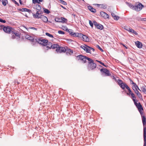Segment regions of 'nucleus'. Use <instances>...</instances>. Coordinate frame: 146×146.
<instances>
[{
  "label": "nucleus",
  "mask_w": 146,
  "mask_h": 146,
  "mask_svg": "<svg viewBox=\"0 0 146 146\" xmlns=\"http://www.w3.org/2000/svg\"><path fill=\"white\" fill-rule=\"evenodd\" d=\"M134 102V104L137 108L139 111L140 113L142 118V123L143 127V138L144 140H146V119L145 117L143 115V109L140 103L138 104L134 99L133 100Z\"/></svg>",
  "instance_id": "1"
},
{
  "label": "nucleus",
  "mask_w": 146,
  "mask_h": 146,
  "mask_svg": "<svg viewBox=\"0 0 146 146\" xmlns=\"http://www.w3.org/2000/svg\"><path fill=\"white\" fill-rule=\"evenodd\" d=\"M77 57L78 58V60L82 61L84 63H85L86 60H88L89 64L94 62V61L92 60L86 56H84L82 55L78 56H77Z\"/></svg>",
  "instance_id": "2"
},
{
  "label": "nucleus",
  "mask_w": 146,
  "mask_h": 146,
  "mask_svg": "<svg viewBox=\"0 0 146 146\" xmlns=\"http://www.w3.org/2000/svg\"><path fill=\"white\" fill-rule=\"evenodd\" d=\"M11 33H12L11 38L12 39H18L20 38V35L19 33L13 30L12 31Z\"/></svg>",
  "instance_id": "3"
},
{
  "label": "nucleus",
  "mask_w": 146,
  "mask_h": 146,
  "mask_svg": "<svg viewBox=\"0 0 146 146\" xmlns=\"http://www.w3.org/2000/svg\"><path fill=\"white\" fill-rule=\"evenodd\" d=\"M36 41L38 43L44 46H45L46 45L47 43L48 42V41L47 40L42 38L37 39Z\"/></svg>",
  "instance_id": "4"
},
{
  "label": "nucleus",
  "mask_w": 146,
  "mask_h": 146,
  "mask_svg": "<svg viewBox=\"0 0 146 146\" xmlns=\"http://www.w3.org/2000/svg\"><path fill=\"white\" fill-rule=\"evenodd\" d=\"M143 7V5L142 4L139 3L138 4L134 5V10L136 11H139L142 9Z\"/></svg>",
  "instance_id": "5"
},
{
  "label": "nucleus",
  "mask_w": 146,
  "mask_h": 146,
  "mask_svg": "<svg viewBox=\"0 0 146 146\" xmlns=\"http://www.w3.org/2000/svg\"><path fill=\"white\" fill-rule=\"evenodd\" d=\"M100 71L102 73V75L105 76H109L110 75V71L106 68L101 69Z\"/></svg>",
  "instance_id": "6"
},
{
  "label": "nucleus",
  "mask_w": 146,
  "mask_h": 146,
  "mask_svg": "<svg viewBox=\"0 0 146 146\" xmlns=\"http://www.w3.org/2000/svg\"><path fill=\"white\" fill-rule=\"evenodd\" d=\"M3 27V30L4 31L7 33H11L13 30H12V28L10 27Z\"/></svg>",
  "instance_id": "7"
},
{
  "label": "nucleus",
  "mask_w": 146,
  "mask_h": 146,
  "mask_svg": "<svg viewBox=\"0 0 146 146\" xmlns=\"http://www.w3.org/2000/svg\"><path fill=\"white\" fill-rule=\"evenodd\" d=\"M96 66V64L93 62L89 64L88 68L89 70H92L95 68Z\"/></svg>",
  "instance_id": "8"
},
{
  "label": "nucleus",
  "mask_w": 146,
  "mask_h": 146,
  "mask_svg": "<svg viewBox=\"0 0 146 146\" xmlns=\"http://www.w3.org/2000/svg\"><path fill=\"white\" fill-rule=\"evenodd\" d=\"M48 44L49 46H47L46 47L50 49L51 48L53 49L55 48H57L58 47V45L55 44H52L51 42H49Z\"/></svg>",
  "instance_id": "9"
},
{
  "label": "nucleus",
  "mask_w": 146,
  "mask_h": 146,
  "mask_svg": "<svg viewBox=\"0 0 146 146\" xmlns=\"http://www.w3.org/2000/svg\"><path fill=\"white\" fill-rule=\"evenodd\" d=\"M58 52L61 53L65 52L66 51V49L64 47H58L56 50Z\"/></svg>",
  "instance_id": "10"
},
{
  "label": "nucleus",
  "mask_w": 146,
  "mask_h": 146,
  "mask_svg": "<svg viewBox=\"0 0 146 146\" xmlns=\"http://www.w3.org/2000/svg\"><path fill=\"white\" fill-rule=\"evenodd\" d=\"M42 13V12L41 11H37L36 12V14H33V16L35 18L39 19L40 18L39 15H41Z\"/></svg>",
  "instance_id": "11"
},
{
  "label": "nucleus",
  "mask_w": 146,
  "mask_h": 146,
  "mask_svg": "<svg viewBox=\"0 0 146 146\" xmlns=\"http://www.w3.org/2000/svg\"><path fill=\"white\" fill-rule=\"evenodd\" d=\"M100 15L105 19L108 18L109 17V15L106 13L102 11L100 12Z\"/></svg>",
  "instance_id": "12"
},
{
  "label": "nucleus",
  "mask_w": 146,
  "mask_h": 146,
  "mask_svg": "<svg viewBox=\"0 0 146 146\" xmlns=\"http://www.w3.org/2000/svg\"><path fill=\"white\" fill-rule=\"evenodd\" d=\"M82 35H80V37H81L82 38L83 40L85 41L88 42L89 40V38L86 36L83 35L81 34Z\"/></svg>",
  "instance_id": "13"
},
{
  "label": "nucleus",
  "mask_w": 146,
  "mask_h": 146,
  "mask_svg": "<svg viewBox=\"0 0 146 146\" xmlns=\"http://www.w3.org/2000/svg\"><path fill=\"white\" fill-rule=\"evenodd\" d=\"M40 18L41 19L42 21L44 22H47L48 21V19L46 17L43 15H40L39 16Z\"/></svg>",
  "instance_id": "14"
},
{
  "label": "nucleus",
  "mask_w": 146,
  "mask_h": 146,
  "mask_svg": "<svg viewBox=\"0 0 146 146\" xmlns=\"http://www.w3.org/2000/svg\"><path fill=\"white\" fill-rule=\"evenodd\" d=\"M135 44L136 46L138 48H140L142 47V44L139 41H137L135 42Z\"/></svg>",
  "instance_id": "15"
},
{
  "label": "nucleus",
  "mask_w": 146,
  "mask_h": 146,
  "mask_svg": "<svg viewBox=\"0 0 146 146\" xmlns=\"http://www.w3.org/2000/svg\"><path fill=\"white\" fill-rule=\"evenodd\" d=\"M95 5L98 6L99 7L104 9H106L107 8V5L105 4H95Z\"/></svg>",
  "instance_id": "16"
},
{
  "label": "nucleus",
  "mask_w": 146,
  "mask_h": 146,
  "mask_svg": "<svg viewBox=\"0 0 146 146\" xmlns=\"http://www.w3.org/2000/svg\"><path fill=\"white\" fill-rule=\"evenodd\" d=\"M123 90H124L125 88H126L127 89V87H129L125 83H123L120 86Z\"/></svg>",
  "instance_id": "17"
},
{
  "label": "nucleus",
  "mask_w": 146,
  "mask_h": 146,
  "mask_svg": "<svg viewBox=\"0 0 146 146\" xmlns=\"http://www.w3.org/2000/svg\"><path fill=\"white\" fill-rule=\"evenodd\" d=\"M88 9L92 12L95 13L96 12V9L93 8L91 6H89L88 7Z\"/></svg>",
  "instance_id": "18"
},
{
  "label": "nucleus",
  "mask_w": 146,
  "mask_h": 146,
  "mask_svg": "<svg viewBox=\"0 0 146 146\" xmlns=\"http://www.w3.org/2000/svg\"><path fill=\"white\" fill-rule=\"evenodd\" d=\"M132 88L134 91L137 90V89H138L140 90V89L138 87V86L136 84L133 85L132 86Z\"/></svg>",
  "instance_id": "19"
},
{
  "label": "nucleus",
  "mask_w": 146,
  "mask_h": 146,
  "mask_svg": "<svg viewBox=\"0 0 146 146\" xmlns=\"http://www.w3.org/2000/svg\"><path fill=\"white\" fill-rule=\"evenodd\" d=\"M111 15L113 18L114 19L116 20H117L119 18V17L117 16L114 13H111Z\"/></svg>",
  "instance_id": "20"
},
{
  "label": "nucleus",
  "mask_w": 146,
  "mask_h": 146,
  "mask_svg": "<svg viewBox=\"0 0 146 146\" xmlns=\"http://www.w3.org/2000/svg\"><path fill=\"white\" fill-rule=\"evenodd\" d=\"M134 92L135 93L137 94V96L139 98L141 99L142 98L141 95L140 93L137 90Z\"/></svg>",
  "instance_id": "21"
},
{
  "label": "nucleus",
  "mask_w": 146,
  "mask_h": 146,
  "mask_svg": "<svg viewBox=\"0 0 146 146\" xmlns=\"http://www.w3.org/2000/svg\"><path fill=\"white\" fill-rule=\"evenodd\" d=\"M81 35V33H73L72 35L73 37H79Z\"/></svg>",
  "instance_id": "22"
},
{
  "label": "nucleus",
  "mask_w": 146,
  "mask_h": 146,
  "mask_svg": "<svg viewBox=\"0 0 146 146\" xmlns=\"http://www.w3.org/2000/svg\"><path fill=\"white\" fill-rule=\"evenodd\" d=\"M35 8L36 9L38 10V11H41L40 10L41 9V8L40 5H39L38 4L36 5L35 6Z\"/></svg>",
  "instance_id": "23"
},
{
  "label": "nucleus",
  "mask_w": 146,
  "mask_h": 146,
  "mask_svg": "<svg viewBox=\"0 0 146 146\" xmlns=\"http://www.w3.org/2000/svg\"><path fill=\"white\" fill-rule=\"evenodd\" d=\"M61 23H66L67 22V19L64 17H61Z\"/></svg>",
  "instance_id": "24"
},
{
  "label": "nucleus",
  "mask_w": 146,
  "mask_h": 146,
  "mask_svg": "<svg viewBox=\"0 0 146 146\" xmlns=\"http://www.w3.org/2000/svg\"><path fill=\"white\" fill-rule=\"evenodd\" d=\"M96 27L98 29L102 30L103 29L104 27L102 25L99 23V24L97 25Z\"/></svg>",
  "instance_id": "25"
},
{
  "label": "nucleus",
  "mask_w": 146,
  "mask_h": 146,
  "mask_svg": "<svg viewBox=\"0 0 146 146\" xmlns=\"http://www.w3.org/2000/svg\"><path fill=\"white\" fill-rule=\"evenodd\" d=\"M142 91L145 94H146V86H143L141 88Z\"/></svg>",
  "instance_id": "26"
},
{
  "label": "nucleus",
  "mask_w": 146,
  "mask_h": 146,
  "mask_svg": "<svg viewBox=\"0 0 146 146\" xmlns=\"http://www.w3.org/2000/svg\"><path fill=\"white\" fill-rule=\"evenodd\" d=\"M25 38L26 39L30 40H32L33 39V37L28 35H27L26 36Z\"/></svg>",
  "instance_id": "27"
},
{
  "label": "nucleus",
  "mask_w": 146,
  "mask_h": 146,
  "mask_svg": "<svg viewBox=\"0 0 146 146\" xmlns=\"http://www.w3.org/2000/svg\"><path fill=\"white\" fill-rule=\"evenodd\" d=\"M126 3L131 8L134 10V6H133L132 4L129 3L128 2H126Z\"/></svg>",
  "instance_id": "28"
},
{
  "label": "nucleus",
  "mask_w": 146,
  "mask_h": 146,
  "mask_svg": "<svg viewBox=\"0 0 146 146\" xmlns=\"http://www.w3.org/2000/svg\"><path fill=\"white\" fill-rule=\"evenodd\" d=\"M1 1L2 2V4L4 6L6 5L7 3V0H1Z\"/></svg>",
  "instance_id": "29"
},
{
  "label": "nucleus",
  "mask_w": 146,
  "mask_h": 146,
  "mask_svg": "<svg viewBox=\"0 0 146 146\" xmlns=\"http://www.w3.org/2000/svg\"><path fill=\"white\" fill-rule=\"evenodd\" d=\"M90 48V47L89 46H87V48L86 49V51L87 53H91V52L90 51V48Z\"/></svg>",
  "instance_id": "30"
},
{
  "label": "nucleus",
  "mask_w": 146,
  "mask_h": 146,
  "mask_svg": "<svg viewBox=\"0 0 146 146\" xmlns=\"http://www.w3.org/2000/svg\"><path fill=\"white\" fill-rule=\"evenodd\" d=\"M66 51V53L67 54L68 53L69 54H70L73 53V50L70 49H68Z\"/></svg>",
  "instance_id": "31"
},
{
  "label": "nucleus",
  "mask_w": 146,
  "mask_h": 146,
  "mask_svg": "<svg viewBox=\"0 0 146 146\" xmlns=\"http://www.w3.org/2000/svg\"><path fill=\"white\" fill-rule=\"evenodd\" d=\"M130 95H131V97H132V98L133 99V101L134 102V101H133V99H134L135 100V95L133 93H131V94H130ZM135 101V102L138 104H138L137 102H136V100Z\"/></svg>",
  "instance_id": "32"
},
{
  "label": "nucleus",
  "mask_w": 146,
  "mask_h": 146,
  "mask_svg": "<svg viewBox=\"0 0 146 146\" xmlns=\"http://www.w3.org/2000/svg\"><path fill=\"white\" fill-rule=\"evenodd\" d=\"M43 9L45 13L49 14L50 13V11L47 9L46 8H43Z\"/></svg>",
  "instance_id": "33"
},
{
  "label": "nucleus",
  "mask_w": 146,
  "mask_h": 146,
  "mask_svg": "<svg viewBox=\"0 0 146 146\" xmlns=\"http://www.w3.org/2000/svg\"><path fill=\"white\" fill-rule=\"evenodd\" d=\"M125 29L127 31L132 33H133L134 32V30L131 29H130L129 28H127V29Z\"/></svg>",
  "instance_id": "34"
},
{
  "label": "nucleus",
  "mask_w": 146,
  "mask_h": 146,
  "mask_svg": "<svg viewBox=\"0 0 146 146\" xmlns=\"http://www.w3.org/2000/svg\"><path fill=\"white\" fill-rule=\"evenodd\" d=\"M137 20L140 21H146V18H141L140 17H138L137 18Z\"/></svg>",
  "instance_id": "35"
},
{
  "label": "nucleus",
  "mask_w": 146,
  "mask_h": 146,
  "mask_svg": "<svg viewBox=\"0 0 146 146\" xmlns=\"http://www.w3.org/2000/svg\"><path fill=\"white\" fill-rule=\"evenodd\" d=\"M117 82L119 86L123 83V82L121 80H118V81H117Z\"/></svg>",
  "instance_id": "36"
},
{
  "label": "nucleus",
  "mask_w": 146,
  "mask_h": 146,
  "mask_svg": "<svg viewBox=\"0 0 146 146\" xmlns=\"http://www.w3.org/2000/svg\"><path fill=\"white\" fill-rule=\"evenodd\" d=\"M61 18H56L55 19V20L56 22L61 23Z\"/></svg>",
  "instance_id": "37"
},
{
  "label": "nucleus",
  "mask_w": 146,
  "mask_h": 146,
  "mask_svg": "<svg viewBox=\"0 0 146 146\" xmlns=\"http://www.w3.org/2000/svg\"><path fill=\"white\" fill-rule=\"evenodd\" d=\"M59 1H60V2L64 5H67L66 3L64 1L62 0H59Z\"/></svg>",
  "instance_id": "38"
},
{
  "label": "nucleus",
  "mask_w": 146,
  "mask_h": 146,
  "mask_svg": "<svg viewBox=\"0 0 146 146\" xmlns=\"http://www.w3.org/2000/svg\"><path fill=\"white\" fill-rule=\"evenodd\" d=\"M127 88H128L127 89L128 90L129 93H127V94L128 95H130L131 93H132L130 88L129 87H127Z\"/></svg>",
  "instance_id": "39"
},
{
  "label": "nucleus",
  "mask_w": 146,
  "mask_h": 146,
  "mask_svg": "<svg viewBox=\"0 0 146 146\" xmlns=\"http://www.w3.org/2000/svg\"><path fill=\"white\" fill-rule=\"evenodd\" d=\"M87 46L86 45V46H85L83 45H81V48H82V49H83L85 51L86 50V49L87 48Z\"/></svg>",
  "instance_id": "40"
},
{
  "label": "nucleus",
  "mask_w": 146,
  "mask_h": 146,
  "mask_svg": "<svg viewBox=\"0 0 146 146\" xmlns=\"http://www.w3.org/2000/svg\"><path fill=\"white\" fill-rule=\"evenodd\" d=\"M46 36H48L49 37H51V38L53 37V35H52L50 34H49L48 33H46Z\"/></svg>",
  "instance_id": "41"
},
{
  "label": "nucleus",
  "mask_w": 146,
  "mask_h": 146,
  "mask_svg": "<svg viewBox=\"0 0 146 146\" xmlns=\"http://www.w3.org/2000/svg\"><path fill=\"white\" fill-rule=\"evenodd\" d=\"M67 31L68 32V33H69L70 35H72V34L73 33L72 32V30L71 29H68L67 30Z\"/></svg>",
  "instance_id": "42"
},
{
  "label": "nucleus",
  "mask_w": 146,
  "mask_h": 146,
  "mask_svg": "<svg viewBox=\"0 0 146 146\" xmlns=\"http://www.w3.org/2000/svg\"><path fill=\"white\" fill-rule=\"evenodd\" d=\"M24 11L28 12L29 13H30L31 12V10L30 9H28L25 8H24Z\"/></svg>",
  "instance_id": "43"
},
{
  "label": "nucleus",
  "mask_w": 146,
  "mask_h": 146,
  "mask_svg": "<svg viewBox=\"0 0 146 146\" xmlns=\"http://www.w3.org/2000/svg\"><path fill=\"white\" fill-rule=\"evenodd\" d=\"M29 29H32L33 30H37V28H35V27H29V28H27V29L28 30Z\"/></svg>",
  "instance_id": "44"
},
{
  "label": "nucleus",
  "mask_w": 146,
  "mask_h": 146,
  "mask_svg": "<svg viewBox=\"0 0 146 146\" xmlns=\"http://www.w3.org/2000/svg\"><path fill=\"white\" fill-rule=\"evenodd\" d=\"M62 28L63 30H65L66 31H67V30H68V28L67 27L65 26H63L62 27Z\"/></svg>",
  "instance_id": "45"
},
{
  "label": "nucleus",
  "mask_w": 146,
  "mask_h": 146,
  "mask_svg": "<svg viewBox=\"0 0 146 146\" xmlns=\"http://www.w3.org/2000/svg\"><path fill=\"white\" fill-rule=\"evenodd\" d=\"M89 24L91 26V27H93V23H92V22L90 20H89Z\"/></svg>",
  "instance_id": "46"
},
{
  "label": "nucleus",
  "mask_w": 146,
  "mask_h": 146,
  "mask_svg": "<svg viewBox=\"0 0 146 146\" xmlns=\"http://www.w3.org/2000/svg\"><path fill=\"white\" fill-rule=\"evenodd\" d=\"M93 24L94 26H95L96 27H97V25L99 24V23H98L97 22L95 21H93Z\"/></svg>",
  "instance_id": "47"
},
{
  "label": "nucleus",
  "mask_w": 146,
  "mask_h": 146,
  "mask_svg": "<svg viewBox=\"0 0 146 146\" xmlns=\"http://www.w3.org/2000/svg\"><path fill=\"white\" fill-rule=\"evenodd\" d=\"M13 2L15 4L17 5V6L19 5V4L15 0H12Z\"/></svg>",
  "instance_id": "48"
},
{
  "label": "nucleus",
  "mask_w": 146,
  "mask_h": 146,
  "mask_svg": "<svg viewBox=\"0 0 146 146\" xmlns=\"http://www.w3.org/2000/svg\"><path fill=\"white\" fill-rule=\"evenodd\" d=\"M58 33L59 34H61L62 35H63L64 34V32L61 31H59L58 32Z\"/></svg>",
  "instance_id": "49"
},
{
  "label": "nucleus",
  "mask_w": 146,
  "mask_h": 146,
  "mask_svg": "<svg viewBox=\"0 0 146 146\" xmlns=\"http://www.w3.org/2000/svg\"><path fill=\"white\" fill-rule=\"evenodd\" d=\"M98 62H99L101 64H102V65L105 66V67H106V66H105V64H104L102 62H101V61H98V60H96Z\"/></svg>",
  "instance_id": "50"
},
{
  "label": "nucleus",
  "mask_w": 146,
  "mask_h": 146,
  "mask_svg": "<svg viewBox=\"0 0 146 146\" xmlns=\"http://www.w3.org/2000/svg\"><path fill=\"white\" fill-rule=\"evenodd\" d=\"M0 22L3 23H6V21L5 20H3L1 19H0Z\"/></svg>",
  "instance_id": "51"
},
{
  "label": "nucleus",
  "mask_w": 146,
  "mask_h": 146,
  "mask_svg": "<svg viewBox=\"0 0 146 146\" xmlns=\"http://www.w3.org/2000/svg\"><path fill=\"white\" fill-rule=\"evenodd\" d=\"M33 2L34 4L38 3V0H33Z\"/></svg>",
  "instance_id": "52"
},
{
  "label": "nucleus",
  "mask_w": 146,
  "mask_h": 146,
  "mask_svg": "<svg viewBox=\"0 0 146 146\" xmlns=\"http://www.w3.org/2000/svg\"><path fill=\"white\" fill-rule=\"evenodd\" d=\"M130 80L131 83L133 84V85L136 84L135 83H134L131 79H130Z\"/></svg>",
  "instance_id": "53"
},
{
  "label": "nucleus",
  "mask_w": 146,
  "mask_h": 146,
  "mask_svg": "<svg viewBox=\"0 0 146 146\" xmlns=\"http://www.w3.org/2000/svg\"><path fill=\"white\" fill-rule=\"evenodd\" d=\"M90 48V52H92V51H93V52H94V48H91L90 47V48Z\"/></svg>",
  "instance_id": "54"
},
{
  "label": "nucleus",
  "mask_w": 146,
  "mask_h": 146,
  "mask_svg": "<svg viewBox=\"0 0 146 146\" xmlns=\"http://www.w3.org/2000/svg\"><path fill=\"white\" fill-rule=\"evenodd\" d=\"M143 146H146V140H144Z\"/></svg>",
  "instance_id": "55"
},
{
  "label": "nucleus",
  "mask_w": 146,
  "mask_h": 146,
  "mask_svg": "<svg viewBox=\"0 0 146 146\" xmlns=\"http://www.w3.org/2000/svg\"><path fill=\"white\" fill-rule=\"evenodd\" d=\"M98 48L100 50H101V51H103V50L102 49V48L98 45Z\"/></svg>",
  "instance_id": "56"
},
{
  "label": "nucleus",
  "mask_w": 146,
  "mask_h": 146,
  "mask_svg": "<svg viewBox=\"0 0 146 146\" xmlns=\"http://www.w3.org/2000/svg\"><path fill=\"white\" fill-rule=\"evenodd\" d=\"M43 0H38V3H40V2H42Z\"/></svg>",
  "instance_id": "57"
},
{
  "label": "nucleus",
  "mask_w": 146,
  "mask_h": 146,
  "mask_svg": "<svg viewBox=\"0 0 146 146\" xmlns=\"http://www.w3.org/2000/svg\"><path fill=\"white\" fill-rule=\"evenodd\" d=\"M134 33V34H135V35H138V34L137 33V32H136L135 31H134V33Z\"/></svg>",
  "instance_id": "58"
},
{
  "label": "nucleus",
  "mask_w": 146,
  "mask_h": 146,
  "mask_svg": "<svg viewBox=\"0 0 146 146\" xmlns=\"http://www.w3.org/2000/svg\"><path fill=\"white\" fill-rule=\"evenodd\" d=\"M3 27V25H0V29H2Z\"/></svg>",
  "instance_id": "59"
},
{
  "label": "nucleus",
  "mask_w": 146,
  "mask_h": 146,
  "mask_svg": "<svg viewBox=\"0 0 146 146\" xmlns=\"http://www.w3.org/2000/svg\"><path fill=\"white\" fill-rule=\"evenodd\" d=\"M19 2L21 4V5L22 4V1H21V0H19Z\"/></svg>",
  "instance_id": "60"
},
{
  "label": "nucleus",
  "mask_w": 146,
  "mask_h": 146,
  "mask_svg": "<svg viewBox=\"0 0 146 146\" xmlns=\"http://www.w3.org/2000/svg\"><path fill=\"white\" fill-rule=\"evenodd\" d=\"M25 8H23L22 9H21V11L22 12L24 11V10Z\"/></svg>",
  "instance_id": "61"
},
{
  "label": "nucleus",
  "mask_w": 146,
  "mask_h": 146,
  "mask_svg": "<svg viewBox=\"0 0 146 146\" xmlns=\"http://www.w3.org/2000/svg\"><path fill=\"white\" fill-rule=\"evenodd\" d=\"M123 46H124V47H125V48H126V49L127 48V47H126V46H125L123 44Z\"/></svg>",
  "instance_id": "62"
},
{
  "label": "nucleus",
  "mask_w": 146,
  "mask_h": 146,
  "mask_svg": "<svg viewBox=\"0 0 146 146\" xmlns=\"http://www.w3.org/2000/svg\"><path fill=\"white\" fill-rule=\"evenodd\" d=\"M61 6V7H62L63 8H64V9H66L64 7H63L62 6Z\"/></svg>",
  "instance_id": "63"
},
{
  "label": "nucleus",
  "mask_w": 146,
  "mask_h": 146,
  "mask_svg": "<svg viewBox=\"0 0 146 146\" xmlns=\"http://www.w3.org/2000/svg\"><path fill=\"white\" fill-rule=\"evenodd\" d=\"M17 84H19V82H17Z\"/></svg>",
  "instance_id": "64"
}]
</instances>
